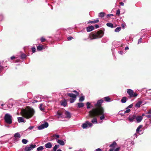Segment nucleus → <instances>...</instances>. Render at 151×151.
<instances>
[{
	"label": "nucleus",
	"instance_id": "1",
	"mask_svg": "<svg viewBox=\"0 0 151 151\" xmlns=\"http://www.w3.org/2000/svg\"><path fill=\"white\" fill-rule=\"evenodd\" d=\"M103 108L100 107L98 109H94L89 112V115L91 117H93L95 116H100V119L102 120L105 119V114Z\"/></svg>",
	"mask_w": 151,
	"mask_h": 151
},
{
	"label": "nucleus",
	"instance_id": "2",
	"mask_svg": "<svg viewBox=\"0 0 151 151\" xmlns=\"http://www.w3.org/2000/svg\"><path fill=\"white\" fill-rule=\"evenodd\" d=\"M21 112L23 116L28 119L33 116L34 114L35 111L33 108L27 107L25 109H22Z\"/></svg>",
	"mask_w": 151,
	"mask_h": 151
},
{
	"label": "nucleus",
	"instance_id": "3",
	"mask_svg": "<svg viewBox=\"0 0 151 151\" xmlns=\"http://www.w3.org/2000/svg\"><path fill=\"white\" fill-rule=\"evenodd\" d=\"M104 34V32L100 30L95 33H91L89 35V37L90 40L100 38L103 37Z\"/></svg>",
	"mask_w": 151,
	"mask_h": 151
},
{
	"label": "nucleus",
	"instance_id": "4",
	"mask_svg": "<svg viewBox=\"0 0 151 151\" xmlns=\"http://www.w3.org/2000/svg\"><path fill=\"white\" fill-rule=\"evenodd\" d=\"M73 92L76 93V94L72 93H68L67 94V95L69 97L71 98V99H70V103H73L76 100L77 96L79 95L78 92L76 90L73 91Z\"/></svg>",
	"mask_w": 151,
	"mask_h": 151
},
{
	"label": "nucleus",
	"instance_id": "5",
	"mask_svg": "<svg viewBox=\"0 0 151 151\" xmlns=\"http://www.w3.org/2000/svg\"><path fill=\"white\" fill-rule=\"evenodd\" d=\"M12 116L9 114H6L4 116V119L5 122L7 123L10 124L12 122Z\"/></svg>",
	"mask_w": 151,
	"mask_h": 151
},
{
	"label": "nucleus",
	"instance_id": "6",
	"mask_svg": "<svg viewBox=\"0 0 151 151\" xmlns=\"http://www.w3.org/2000/svg\"><path fill=\"white\" fill-rule=\"evenodd\" d=\"M127 93L131 98L136 97L138 95L137 93L135 92L134 93L132 90L130 89L127 90Z\"/></svg>",
	"mask_w": 151,
	"mask_h": 151
},
{
	"label": "nucleus",
	"instance_id": "7",
	"mask_svg": "<svg viewBox=\"0 0 151 151\" xmlns=\"http://www.w3.org/2000/svg\"><path fill=\"white\" fill-rule=\"evenodd\" d=\"M93 125L92 124L88 121H86L82 125V127L83 129H87L89 127H91Z\"/></svg>",
	"mask_w": 151,
	"mask_h": 151
},
{
	"label": "nucleus",
	"instance_id": "8",
	"mask_svg": "<svg viewBox=\"0 0 151 151\" xmlns=\"http://www.w3.org/2000/svg\"><path fill=\"white\" fill-rule=\"evenodd\" d=\"M49 124L47 122H45L38 127V129L39 130H41L48 127Z\"/></svg>",
	"mask_w": 151,
	"mask_h": 151
},
{
	"label": "nucleus",
	"instance_id": "9",
	"mask_svg": "<svg viewBox=\"0 0 151 151\" xmlns=\"http://www.w3.org/2000/svg\"><path fill=\"white\" fill-rule=\"evenodd\" d=\"M36 147L35 145H30L29 146H26L24 149L25 151H30Z\"/></svg>",
	"mask_w": 151,
	"mask_h": 151
},
{
	"label": "nucleus",
	"instance_id": "10",
	"mask_svg": "<svg viewBox=\"0 0 151 151\" xmlns=\"http://www.w3.org/2000/svg\"><path fill=\"white\" fill-rule=\"evenodd\" d=\"M136 116L133 115L132 116H130L128 119L130 122H132L135 121Z\"/></svg>",
	"mask_w": 151,
	"mask_h": 151
},
{
	"label": "nucleus",
	"instance_id": "11",
	"mask_svg": "<svg viewBox=\"0 0 151 151\" xmlns=\"http://www.w3.org/2000/svg\"><path fill=\"white\" fill-rule=\"evenodd\" d=\"M103 102L104 101L102 99L99 100L97 101V103L95 104V106L96 107H99Z\"/></svg>",
	"mask_w": 151,
	"mask_h": 151
},
{
	"label": "nucleus",
	"instance_id": "12",
	"mask_svg": "<svg viewBox=\"0 0 151 151\" xmlns=\"http://www.w3.org/2000/svg\"><path fill=\"white\" fill-rule=\"evenodd\" d=\"M142 117L141 116H136L135 120L137 123L140 122L142 119Z\"/></svg>",
	"mask_w": 151,
	"mask_h": 151
},
{
	"label": "nucleus",
	"instance_id": "13",
	"mask_svg": "<svg viewBox=\"0 0 151 151\" xmlns=\"http://www.w3.org/2000/svg\"><path fill=\"white\" fill-rule=\"evenodd\" d=\"M52 145V143L51 142H48L45 145V146L47 148H50Z\"/></svg>",
	"mask_w": 151,
	"mask_h": 151
},
{
	"label": "nucleus",
	"instance_id": "14",
	"mask_svg": "<svg viewBox=\"0 0 151 151\" xmlns=\"http://www.w3.org/2000/svg\"><path fill=\"white\" fill-rule=\"evenodd\" d=\"M56 142L60 145L62 146L64 145L65 144V142L63 141L60 139H56Z\"/></svg>",
	"mask_w": 151,
	"mask_h": 151
},
{
	"label": "nucleus",
	"instance_id": "15",
	"mask_svg": "<svg viewBox=\"0 0 151 151\" xmlns=\"http://www.w3.org/2000/svg\"><path fill=\"white\" fill-rule=\"evenodd\" d=\"M94 27L91 26L87 27L86 30L87 32H91L94 29Z\"/></svg>",
	"mask_w": 151,
	"mask_h": 151
},
{
	"label": "nucleus",
	"instance_id": "16",
	"mask_svg": "<svg viewBox=\"0 0 151 151\" xmlns=\"http://www.w3.org/2000/svg\"><path fill=\"white\" fill-rule=\"evenodd\" d=\"M18 121L19 123L25 122V121L24 120V118L22 117L18 118Z\"/></svg>",
	"mask_w": 151,
	"mask_h": 151
},
{
	"label": "nucleus",
	"instance_id": "17",
	"mask_svg": "<svg viewBox=\"0 0 151 151\" xmlns=\"http://www.w3.org/2000/svg\"><path fill=\"white\" fill-rule=\"evenodd\" d=\"M142 101H138L135 104V107L136 108H138L142 104Z\"/></svg>",
	"mask_w": 151,
	"mask_h": 151
},
{
	"label": "nucleus",
	"instance_id": "18",
	"mask_svg": "<svg viewBox=\"0 0 151 151\" xmlns=\"http://www.w3.org/2000/svg\"><path fill=\"white\" fill-rule=\"evenodd\" d=\"M66 115V117L67 118H70L71 117V115L70 113L68 111H66L65 113Z\"/></svg>",
	"mask_w": 151,
	"mask_h": 151
},
{
	"label": "nucleus",
	"instance_id": "19",
	"mask_svg": "<svg viewBox=\"0 0 151 151\" xmlns=\"http://www.w3.org/2000/svg\"><path fill=\"white\" fill-rule=\"evenodd\" d=\"M61 104L64 106H65L67 105V102L66 100H62L61 101Z\"/></svg>",
	"mask_w": 151,
	"mask_h": 151
},
{
	"label": "nucleus",
	"instance_id": "20",
	"mask_svg": "<svg viewBox=\"0 0 151 151\" xmlns=\"http://www.w3.org/2000/svg\"><path fill=\"white\" fill-rule=\"evenodd\" d=\"M14 137H17L19 139L21 137V135L19 132H17L15 133L14 135Z\"/></svg>",
	"mask_w": 151,
	"mask_h": 151
},
{
	"label": "nucleus",
	"instance_id": "21",
	"mask_svg": "<svg viewBox=\"0 0 151 151\" xmlns=\"http://www.w3.org/2000/svg\"><path fill=\"white\" fill-rule=\"evenodd\" d=\"M142 127V125H140L136 129V132H137L140 133V132H141V130L140 129Z\"/></svg>",
	"mask_w": 151,
	"mask_h": 151
},
{
	"label": "nucleus",
	"instance_id": "22",
	"mask_svg": "<svg viewBox=\"0 0 151 151\" xmlns=\"http://www.w3.org/2000/svg\"><path fill=\"white\" fill-rule=\"evenodd\" d=\"M127 101V98L126 97H123L121 100V102L123 103H125Z\"/></svg>",
	"mask_w": 151,
	"mask_h": 151
},
{
	"label": "nucleus",
	"instance_id": "23",
	"mask_svg": "<svg viewBox=\"0 0 151 151\" xmlns=\"http://www.w3.org/2000/svg\"><path fill=\"white\" fill-rule=\"evenodd\" d=\"M91 122L93 124H97V119L96 118H94L91 120Z\"/></svg>",
	"mask_w": 151,
	"mask_h": 151
},
{
	"label": "nucleus",
	"instance_id": "24",
	"mask_svg": "<svg viewBox=\"0 0 151 151\" xmlns=\"http://www.w3.org/2000/svg\"><path fill=\"white\" fill-rule=\"evenodd\" d=\"M106 25L107 26L110 27L111 28H113L114 27V26L111 23H108L106 24Z\"/></svg>",
	"mask_w": 151,
	"mask_h": 151
},
{
	"label": "nucleus",
	"instance_id": "25",
	"mask_svg": "<svg viewBox=\"0 0 151 151\" xmlns=\"http://www.w3.org/2000/svg\"><path fill=\"white\" fill-rule=\"evenodd\" d=\"M105 15V13L103 12H101L99 14V17H103Z\"/></svg>",
	"mask_w": 151,
	"mask_h": 151
},
{
	"label": "nucleus",
	"instance_id": "26",
	"mask_svg": "<svg viewBox=\"0 0 151 151\" xmlns=\"http://www.w3.org/2000/svg\"><path fill=\"white\" fill-rule=\"evenodd\" d=\"M77 105L79 108L82 107L84 106L83 103H77Z\"/></svg>",
	"mask_w": 151,
	"mask_h": 151
},
{
	"label": "nucleus",
	"instance_id": "27",
	"mask_svg": "<svg viewBox=\"0 0 151 151\" xmlns=\"http://www.w3.org/2000/svg\"><path fill=\"white\" fill-rule=\"evenodd\" d=\"M37 50L39 51H40L43 49V46H37Z\"/></svg>",
	"mask_w": 151,
	"mask_h": 151
},
{
	"label": "nucleus",
	"instance_id": "28",
	"mask_svg": "<svg viewBox=\"0 0 151 151\" xmlns=\"http://www.w3.org/2000/svg\"><path fill=\"white\" fill-rule=\"evenodd\" d=\"M57 114L58 115L59 118H62L63 117V115L60 112H58L57 113Z\"/></svg>",
	"mask_w": 151,
	"mask_h": 151
},
{
	"label": "nucleus",
	"instance_id": "29",
	"mask_svg": "<svg viewBox=\"0 0 151 151\" xmlns=\"http://www.w3.org/2000/svg\"><path fill=\"white\" fill-rule=\"evenodd\" d=\"M52 137L54 138V139H56L60 137V136L59 135L55 134L53 135Z\"/></svg>",
	"mask_w": 151,
	"mask_h": 151
},
{
	"label": "nucleus",
	"instance_id": "30",
	"mask_svg": "<svg viewBox=\"0 0 151 151\" xmlns=\"http://www.w3.org/2000/svg\"><path fill=\"white\" fill-rule=\"evenodd\" d=\"M121 30V27H118L115 29L114 31L116 32H119Z\"/></svg>",
	"mask_w": 151,
	"mask_h": 151
},
{
	"label": "nucleus",
	"instance_id": "31",
	"mask_svg": "<svg viewBox=\"0 0 151 151\" xmlns=\"http://www.w3.org/2000/svg\"><path fill=\"white\" fill-rule=\"evenodd\" d=\"M85 99V98L84 96H82L81 97L79 100V101L80 102H82Z\"/></svg>",
	"mask_w": 151,
	"mask_h": 151
},
{
	"label": "nucleus",
	"instance_id": "32",
	"mask_svg": "<svg viewBox=\"0 0 151 151\" xmlns=\"http://www.w3.org/2000/svg\"><path fill=\"white\" fill-rule=\"evenodd\" d=\"M43 149L44 148L43 146H40L37 148V151H42Z\"/></svg>",
	"mask_w": 151,
	"mask_h": 151
},
{
	"label": "nucleus",
	"instance_id": "33",
	"mask_svg": "<svg viewBox=\"0 0 151 151\" xmlns=\"http://www.w3.org/2000/svg\"><path fill=\"white\" fill-rule=\"evenodd\" d=\"M116 144V142H114L112 144L110 145V147H114Z\"/></svg>",
	"mask_w": 151,
	"mask_h": 151
},
{
	"label": "nucleus",
	"instance_id": "34",
	"mask_svg": "<svg viewBox=\"0 0 151 151\" xmlns=\"http://www.w3.org/2000/svg\"><path fill=\"white\" fill-rule=\"evenodd\" d=\"M104 98L106 102H108L110 101V99L108 96L105 97Z\"/></svg>",
	"mask_w": 151,
	"mask_h": 151
},
{
	"label": "nucleus",
	"instance_id": "35",
	"mask_svg": "<svg viewBox=\"0 0 151 151\" xmlns=\"http://www.w3.org/2000/svg\"><path fill=\"white\" fill-rule=\"evenodd\" d=\"M28 141L27 139H23L22 141V143L24 144H26L27 143Z\"/></svg>",
	"mask_w": 151,
	"mask_h": 151
},
{
	"label": "nucleus",
	"instance_id": "36",
	"mask_svg": "<svg viewBox=\"0 0 151 151\" xmlns=\"http://www.w3.org/2000/svg\"><path fill=\"white\" fill-rule=\"evenodd\" d=\"M42 106H43L42 104H40V106H39V108H40V109L42 111H43L44 109V108L42 107Z\"/></svg>",
	"mask_w": 151,
	"mask_h": 151
},
{
	"label": "nucleus",
	"instance_id": "37",
	"mask_svg": "<svg viewBox=\"0 0 151 151\" xmlns=\"http://www.w3.org/2000/svg\"><path fill=\"white\" fill-rule=\"evenodd\" d=\"M26 55L25 54H24V53L22 54H21V59H22L25 58H26Z\"/></svg>",
	"mask_w": 151,
	"mask_h": 151
},
{
	"label": "nucleus",
	"instance_id": "38",
	"mask_svg": "<svg viewBox=\"0 0 151 151\" xmlns=\"http://www.w3.org/2000/svg\"><path fill=\"white\" fill-rule=\"evenodd\" d=\"M59 145H56L55 146L53 147V149L55 150H57V149L59 148Z\"/></svg>",
	"mask_w": 151,
	"mask_h": 151
},
{
	"label": "nucleus",
	"instance_id": "39",
	"mask_svg": "<svg viewBox=\"0 0 151 151\" xmlns=\"http://www.w3.org/2000/svg\"><path fill=\"white\" fill-rule=\"evenodd\" d=\"M45 39L43 37H42L40 39V40L41 42H44L45 40Z\"/></svg>",
	"mask_w": 151,
	"mask_h": 151
},
{
	"label": "nucleus",
	"instance_id": "40",
	"mask_svg": "<svg viewBox=\"0 0 151 151\" xmlns=\"http://www.w3.org/2000/svg\"><path fill=\"white\" fill-rule=\"evenodd\" d=\"M127 109L126 110L124 111V113L125 114L126 113H128L131 111L130 109Z\"/></svg>",
	"mask_w": 151,
	"mask_h": 151
},
{
	"label": "nucleus",
	"instance_id": "41",
	"mask_svg": "<svg viewBox=\"0 0 151 151\" xmlns=\"http://www.w3.org/2000/svg\"><path fill=\"white\" fill-rule=\"evenodd\" d=\"M146 114H151V109L147 111L146 112Z\"/></svg>",
	"mask_w": 151,
	"mask_h": 151
},
{
	"label": "nucleus",
	"instance_id": "42",
	"mask_svg": "<svg viewBox=\"0 0 151 151\" xmlns=\"http://www.w3.org/2000/svg\"><path fill=\"white\" fill-rule=\"evenodd\" d=\"M32 52L33 53H34L35 52L36 48L35 47H32Z\"/></svg>",
	"mask_w": 151,
	"mask_h": 151
},
{
	"label": "nucleus",
	"instance_id": "43",
	"mask_svg": "<svg viewBox=\"0 0 151 151\" xmlns=\"http://www.w3.org/2000/svg\"><path fill=\"white\" fill-rule=\"evenodd\" d=\"M19 139L18 138L14 137V140L15 142L18 141Z\"/></svg>",
	"mask_w": 151,
	"mask_h": 151
},
{
	"label": "nucleus",
	"instance_id": "44",
	"mask_svg": "<svg viewBox=\"0 0 151 151\" xmlns=\"http://www.w3.org/2000/svg\"><path fill=\"white\" fill-rule=\"evenodd\" d=\"M133 104H132L129 105L126 108V109H129L132 107L133 106Z\"/></svg>",
	"mask_w": 151,
	"mask_h": 151
},
{
	"label": "nucleus",
	"instance_id": "45",
	"mask_svg": "<svg viewBox=\"0 0 151 151\" xmlns=\"http://www.w3.org/2000/svg\"><path fill=\"white\" fill-rule=\"evenodd\" d=\"M120 14V11L119 9H118L117 10L116 12V14L117 15H119Z\"/></svg>",
	"mask_w": 151,
	"mask_h": 151
},
{
	"label": "nucleus",
	"instance_id": "46",
	"mask_svg": "<svg viewBox=\"0 0 151 151\" xmlns=\"http://www.w3.org/2000/svg\"><path fill=\"white\" fill-rule=\"evenodd\" d=\"M34 127V126H30L28 128V129H27V130H28V129H29V130H31Z\"/></svg>",
	"mask_w": 151,
	"mask_h": 151
},
{
	"label": "nucleus",
	"instance_id": "47",
	"mask_svg": "<svg viewBox=\"0 0 151 151\" xmlns=\"http://www.w3.org/2000/svg\"><path fill=\"white\" fill-rule=\"evenodd\" d=\"M145 116L148 118H151V114H149V115H145Z\"/></svg>",
	"mask_w": 151,
	"mask_h": 151
},
{
	"label": "nucleus",
	"instance_id": "48",
	"mask_svg": "<svg viewBox=\"0 0 151 151\" xmlns=\"http://www.w3.org/2000/svg\"><path fill=\"white\" fill-rule=\"evenodd\" d=\"M73 37H68V39L69 40H71L72 39H73Z\"/></svg>",
	"mask_w": 151,
	"mask_h": 151
},
{
	"label": "nucleus",
	"instance_id": "49",
	"mask_svg": "<svg viewBox=\"0 0 151 151\" xmlns=\"http://www.w3.org/2000/svg\"><path fill=\"white\" fill-rule=\"evenodd\" d=\"M99 22V20L98 19H96L93 21L94 23H97Z\"/></svg>",
	"mask_w": 151,
	"mask_h": 151
},
{
	"label": "nucleus",
	"instance_id": "50",
	"mask_svg": "<svg viewBox=\"0 0 151 151\" xmlns=\"http://www.w3.org/2000/svg\"><path fill=\"white\" fill-rule=\"evenodd\" d=\"M142 38H141L140 39H139L138 40V44L139 43H140L142 42Z\"/></svg>",
	"mask_w": 151,
	"mask_h": 151
},
{
	"label": "nucleus",
	"instance_id": "51",
	"mask_svg": "<svg viewBox=\"0 0 151 151\" xmlns=\"http://www.w3.org/2000/svg\"><path fill=\"white\" fill-rule=\"evenodd\" d=\"M94 151H102V150L100 148H98L96 149Z\"/></svg>",
	"mask_w": 151,
	"mask_h": 151
},
{
	"label": "nucleus",
	"instance_id": "52",
	"mask_svg": "<svg viewBox=\"0 0 151 151\" xmlns=\"http://www.w3.org/2000/svg\"><path fill=\"white\" fill-rule=\"evenodd\" d=\"M120 149L119 147H117L114 150V151H119Z\"/></svg>",
	"mask_w": 151,
	"mask_h": 151
},
{
	"label": "nucleus",
	"instance_id": "53",
	"mask_svg": "<svg viewBox=\"0 0 151 151\" xmlns=\"http://www.w3.org/2000/svg\"><path fill=\"white\" fill-rule=\"evenodd\" d=\"M92 23H94L93 21H89L88 22V24Z\"/></svg>",
	"mask_w": 151,
	"mask_h": 151
},
{
	"label": "nucleus",
	"instance_id": "54",
	"mask_svg": "<svg viewBox=\"0 0 151 151\" xmlns=\"http://www.w3.org/2000/svg\"><path fill=\"white\" fill-rule=\"evenodd\" d=\"M4 67L1 65H0V71L3 69Z\"/></svg>",
	"mask_w": 151,
	"mask_h": 151
},
{
	"label": "nucleus",
	"instance_id": "55",
	"mask_svg": "<svg viewBox=\"0 0 151 151\" xmlns=\"http://www.w3.org/2000/svg\"><path fill=\"white\" fill-rule=\"evenodd\" d=\"M113 14H108L107 15V17H110L111 16H113Z\"/></svg>",
	"mask_w": 151,
	"mask_h": 151
},
{
	"label": "nucleus",
	"instance_id": "56",
	"mask_svg": "<svg viewBox=\"0 0 151 151\" xmlns=\"http://www.w3.org/2000/svg\"><path fill=\"white\" fill-rule=\"evenodd\" d=\"M95 28L96 29L98 28L99 27V26L97 24L95 25Z\"/></svg>",
	"mask_w": 151,
	"mask_h": 151
},
{
	"label": "nucleus",
	"instance_id": "57",
	"mask_svg": "<svg viewBox=\"0 0 151 151\" xmlns=\"http://www.w3.org/2000/svg\"><path fill=\"white\" fill-rule=\"evenodd\" d=\"M10 58L11 60H13L15 58V57L14 56H12Z\"/></svg>",
	"mask_w": 151,
	"mask_h": 151
},
{
	"label": "nucleus",
	"instance_id": "58",
	"mask_svg": "<svg viewBox=\"0 0 151 151\" xmlns=\"http://www.w3.org/2000/svg\"><path fill=\"white\" fill-rule=\"evenodd\" d=\"M120 4L121 5V6H123L124 5V3L123 2H121L120 3Z\"/></svg>",
	"mask_w": 151,
	"mask_h": 151
},
{
	"label": "nucleus",
	"instance_id": "59",
	"mask_svg": "<svg viewBox=\"0 0 151 151\" xmlns=\"http://www.w3.org/2000/svg\"><path fill=\"white\" fill-rule=\"evenodd\" d=\"M90 104H91L89 102H87L86 103V105H87V106H89V105H90Z\"/></svg>",
	"mask_w": 151,
	"mask_h": 151
},
{
	"label": "nucleus",
	"instance_id": "60",
	"mask_svg": "<svg viewBox=\"0 0 151 151\" xmlns=\"http://www.w3.org/2000/svg\"><path fill=\"white\" fill-rule=\"evenodd\" d=\"M129 49V47H128L127 46L126 47H125V50H128Z\"/></svg>",
	"mask_w": 151,
	"mask_h": 151
},
{
	"label": "nucleus",
	"instance_id": "61",
	"mask_svg": "<svg viewBox=\"0 0 151 151\" xmlns=\"http://www.w3.org/2000/svg\"><path fill=\"white\" fill-rule=\"evenodd\" d=\"M37 100H34L33 101V103H36L37 102Z\"/></svg>",
	"mask_w": 151,
	"mask_h": 151
},
{
	"label": "nucleus",
	"instance_id": "62",
	"mask_svg": "<svg viewBox=\"0 0 151 151\" xmlns=\"http://www.w3.org/2000/svg\"><path fill=\"white\" fill-rule=\"evenodd\" d=\"M113 149H109V151H113Z\"/></svg>",
	"mask_w": 151,
	"mask_h": 151
},
{
	"label": "nucleus",
	"instance_id": "63",
	"mask_svg": "<svg viewBox=\"0 0 151 151\" xmlns=\"http://www.w3.org/2000/svg\"><path fill=\"white\" fill-rule=\"evenodd\" d=\"M122 52L121 51H119V53L120 54H122Z\"/></svg>",
	"mask_w": 151,
	"mask_h": 151
},
{
	"label": "nucleus",
	"instance_id": "64",
	"mask_svg": "<svg viewBox=\"0 0 151 151\" xmlns=\"http://www.w3.org/2000/svg\"><path fill=\"white\" fill-rule=\"evenodd\" d=\"M57 151H62L61 150V149H58Z\"/></svg>",
	"mask_w": 151,
	"mask_h": 151
}]
</instances>
